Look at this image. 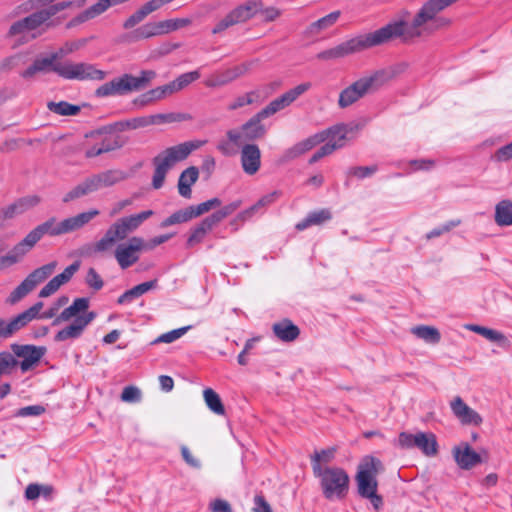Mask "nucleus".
<instances>
[{"instance_id": "f257e3e1", "label": "nucleus", "mask_w": 512, "mask_h": 512, "mask_svg": "<svg viewBox=\"0 0 512 512\" xmlns=\"http://www.w3.org/2000/svg\"><path fill=\"white\" fill-rule=\"evenodd\" d=\"M99 213V210L93 209L66 218L60 223H56L54 217L48 219L36 226L23 240L17 243L6 255L1 257V264L11 266L20 262L45 234L58 236L76 231L89 223L94 217L98 216Z\"/></svg>"}, {"instance_id": "f03ea898", "label": "nucleus", "mask_w": 512, "mask_h": 512, "mask_svg": "<svg viewBox=\"0 0 512 512\" xmlns=\"http://www.w3.org/2000/svg\"><path fill=\"white\" fill-rule=\"evenodd\" d=\"M67 6L65 3L49 5L13 22L7 31V37L18 38L23 42L40 37L61 23L54 16L67 9Z\"/></svg>"}, {"instance_id": "7ed1b4c3", "label": "nucleus", "mask_w": 512, "mask_h": 512, "mask_svg": "<svg viewBox=\"0 0 512 512\" xmlns=\"http://www.w3.org/2000/svg\"><path fill=\"white\" fill-rule=\"evenodd\" d=\"M310 82L301 83L294 88L286 91L281 96L272 100L267 106L253 115L248 121L241 125L245 139L248 143L262 139L267 133V129L262 121L285 107L292 104L298 97L311 88Z\"/></svg>"}, {"instance_id": "20e7f679", "label": "nucleus", "mask_w": 512, "mask_h": 512, "mask_svg": "<svg viewBox=\"0 0 512 512\" xmlns=\"http://www.w3.org/2000/svg\"><path fill=\"white\" fill-rule=\"evenodd\" d=\"M88 308V298H76L70 306L66 307L60 314H58V316L53 320V326L67 322L71 319H73V321L55 334L54 341L64 342L80 338L86 327L96 317V313L88 311Z\"/></svg>"}, {"instance_id": "39448f33", "label": "nucleus", "mask_w": 512, "mask_h": 512, "mask_svg": "<svg viewBox=\"0 0 512 512\" xmlns=\"http://www.w3.org/2000/svg\"><path fill=\"white\" fill-rule=\"evenodd\" d=\"M207 143V140H192L180 143L178 145L166 148L153 160L154 173L152 177V186L154 189H160L164 182L168 171L178 162L188 158L195 150L201 148Z\"/></svg>"}, {"instance_id": "423d86ee", "label": "nucleus", "mask_w": 512, "mask_h": 512, "mask_svg": "<svg viewBox=\"0 0 512 512\" xmlns=\"http://www.w3.org/2000/svg\"><path fill=\"white\" fill-rule=\"evenodd\" d=\"M394 72L386 70H377L369 75L363 76L344 88L338 98V105L344 109L368 94L378 91L383 85L392 80Z\"/></svg>"}, {"instance_id": "0eeeda50", "label": "nucleus", "mask_w": 512, "mask_h": 512, "mask_svg": "<svg viewBox=\"0 0 512 512\" xmlns=\"http://www.w3.org/2000/svg\"><path fill=\"white\" fill-rule=\"evenodd\" d=\"M383 470V464L378 458L367 456L360 463L355 476L358 494L362 498L369 499L377 511L383 505V498L377 494L378 481L376 477Z\"/></svg>"}, {"instance_id": "6e6552de", "label": "nucleus", "mask_w": 512, "mask_h": 512, "mask_svg": "<svg viewBox=\"0 0 512 512\" xmlns=\"http://www.w3.org/2000/svg\"><path fill=\"white\" fill-rule=\"evenodd\" d=\"M156 72L153 70H142L139 76L125 73L120 77L113 78L104 83L95 90L96 97H110L116 95H126L133 91L145 89L155 78Z\"/></svg>"}, {"instance_id": "1a4fd4ad", "label": "nucleus", "mask_w": 512, "mask_h": 512, "mask_svg": "<svg viewBox=\"0 0 512 512\" xmlns=\"http://www.w3.org/2000/svg\"><path fill=\"white\" fill-rule=\"evenodd\" d=\"M127 178L128 174L119 169H110L101 173L93 174L68 191L64 195L62 201L64 203H69L103 187H111L126 180Z\"/></svg>"}, {"instance_id": "9d476101", "label": "nucleus", "mask_w": 512, "mask_h": 512, "mask_svg": "<svg viewBox=\"0 0 512 512\" xmlns=\"http://www.w3.org/2000/svg\"><path fill=\"white\" fill-rule=\"evenodd\" d=\"M313 475L319 479L322 494L327 500H341L348 494L350 478L343 468L333 466Z\"/></svg>"}, {"instance_id": "9b49d317", "label": "nucleus", "mask_w": 512, "mask_h": 512, "mask_svg": "<svg viewBox=\"0 0 512 512\" xmlns=\"http://www.w3.org/2000/svg\"><path fill=\"white\" fill-rule=\"evenodd\" d=\"M55 73L64 79L78 81H102L107 77L106 71L87 62H63L55 67Z\"/></svg>"}, {"instance_id": "f8f14e48", "label": "nucleus", "mask_w": 512, "mask_h": 512, "mask_svg": "<svg viewBox=\"0 0 512 512\" xmlns=\"http://www.w3.org/2000/svg\"><path fill=\"white\" fill-rule=\"evenodd\" d=\"M261 6L262 0H247L237 5L214 26L212 34H220L232 26L246 23L259 14Z\"/></svg>"}, {"instance_id": "ddd939ff", "label": "nucleus", "mask_w": 512, "mask_h": 512, "mask_svg": "<svg viewBox=\"0 0 512 512\" xmlns=\"http://www.w3.org/2000/svg\"><path fill=\"white\" fill-rule=\"evenodd\" d=\"M57 267V262L52 261L33 270L9 295L6 302L16 304L29 294L34 288L52 275Z\"/></svg>"}, {"instance_id": "4468645a", "label": "nucleus", "mask_w": 512, "mask_h": 512, "mask_svg": "<svg viewBox=\"0 0 512 512\" xmlns=\"http://www.w3.org/2000/svg\"><path fill=\"white\" fill-rule=\"evenodd\" d=\"M398 443L403 449L418 448L428 457L436 456L438 453L437 438L432 432H418L416 434L401 432L398 436Z\"/></svg>"}, {"instance_id": "2eb2a0df", "label": "nucleus", "mask_w": 512, "mask_h": 512, "mask_svg": "<svg viewBox=\"0 0 512 512\" xmlns=\"http://www.w3.org/2000/svg\"><path fill=\"white\" fill-rule=\"evenodd\" d=\"M84 142V156L86 159H92L102 154L119 150L127 143V139L119 134H107L96 139H87Z\"/></svg>"}, {"instance_id": "dca6fc26", "label": "nucleus", "mask_w": 512, "mask_h": 512, "mask_svg": "<svg viewBox=\"0 0 512 512\" xmlns=\"http://www.w3.org/2000/svg\"><path fill=\"white\" fill-rule=\"evenodd\" d=\"M145 250L144 239L132 237L127 243L119 244L114 252L115 259L122 269H127L139 260V252Z\"/></svg>"}, {"instance_id": "f3484780", "label": "nucleus", "mask_w": 512, "mask_h": 512, "mask_svg": "<svg viewBox=\"0 0 512 512\" xmlns=\"http://www.w3.org/2000/svg\"><path fill=\"white\" fill-rule=\"evenodd\" d=\"M11 349L17 357L23 359L20 362L22 372H27L32 369L46 353L45 347H37L34 345L12 344Z\"/></svg>"}, {"instance_id": "a211bd4d", "label": "nucleus", "mask_w": 512, "mask_h": 512, "mask_svg": "<svg viewBox=\"0 0 512 512\" xmlns=\"http://www.w3.org/2000/svg\"><path fill=\"white\" fill-rule=\"evenodd\" d=\"M153 214L154 212L152 210H146L135 215L122 217L113 223L111 227L115 230V233L120 236V239L124 240L130 232L137 229L142 222L147 220Z\"/></svg>"}, {"instance_id": "6ab92c4d", "label": "nucleus", "mask_w": 512, "mask_h": 512, "mask_svg": "<svg viewBox=\"0 0 512 512\" xmlns=\"http://www.w3.org/2000/svg\"><path fill=\"white\" fill-rule=\"evenodd\" d=\"M240 159L243 171L247 175L256 174L261 167V151L258 145L246 143L240 151Z\"/></svg>"}, {"instance_id": "aec40b11", "label": "nucleus", "mask_w": 512, "mask_h": 512, "mask_svg": "<svg viewBox=\"0 0 512 512\" xmlns=\"http://www.w3.org/2000/svg\"><path fill=\"white\" fill-rule=\"evenodd\" d=\"M452 454L456 464L463 470H470L482 462L480 454L474 451L468 443H461L453 447Z\"/></svg>"}, {"instance_id": "412c9836", "label": "nucleus", "mask_w": 512, "mask_h": 512, "mask_svg": "<svg viewBox=\"0 0 512 512\" xmlns=\"http://www.w3.org/2000/svg\"><path fill=\"white\" fill-rule=\"evenodd\" d=\"M341 17V11L335 10L331 13L319 18L318 20L310 23L303 31V36L306 39H316L323 32L332 28L339 18Z\"/></svg>"}, {"instance_id": "4be33fe9", "label": "nucleus", "mask_w": 512, "mask_h": 512, "mask_svg": "<svg viewBox=\"0 0 512 512\" xmlns=\"http://www.w3.org/2000/svg\"><path fill=\"white\" fill-rule=\"evenodd\" d=\"M450 406L453 414L462 424L479 426L483 421L482 417L475 410L470 408L459 396L451 401Z\"/></svg>"}, {"instance_id": "5701e85b", "label": "nucleus", "mask_w": 512, "mask_h": 512, "mask_svg": "<svg viewBox=\"0 0 512 512\" xmlns=\"http://www.w3.org/2000/svg\"><path fill=\"white\" fill-rule=\"evenodd\" d=\"M226 140H220L217 144V149L223 154V155H232L235 153V150L233 146L240 147L243 146L244 143H248L245 139L244 133L241 129H229L226 132Z\"/></svg>"}, {"instance_id": "b1692460", "label": "nucleus", "mask_w": 512, "mask_h": 512, "mask_svg": "<svg viewBox=\"0 0 512 512\" xmlns=\"http://www.w3.org/2000/svg\"><path fill=\"white\" fill-rule=\"evenodd\" d=\"M326 140L325 134H315L303 141H300L296 143L291 148L287 149L285 151L284 157L287 160L295 159L304 153L310 151L312 148H314L316 145L324 142Z\"/></svg>"}, {"instance_id": "393cba45", "label": "nucleus", "mask_w": 512, "mask_h": 512, "mask_svg": "<svg viewBox=\"0 0 512 512\" xmlns=\"http://www.w3.org/2000/svg\"><path fill=\"white\" fill-rule=\"evenodd\" d=\"M336 452V447H328L326 449L315 451L310 456L313 474L323 472L325 469L330 468L331 466H328V464L334 460Z\"/></svg>"}, {"instance_id": "a878e982", "label": "nucleus", "mask_w": 512, "mask_h": 512, "mask_svg": "<svg viewBox=\"0 0 512 512\" xmlns=\"http://www.w3.org/2000/svg\"><path fill=\"white\" fill-rule=\"evenodd\" d=\"M275 336L283 342H292L300 334L299 328L289 319H283L272 326Z\"/></svg>"}, {"instance_id": "bb28decb", "label": "nucleus", "mask_w": 512, "mask_h": 512, "mask_svg": "<svg viewBox=\"0 0 512 512\" xmlns=\"http://www.w3.org/2000/svg\"><path fill=\"white\" fill-rule=\"evenodd\" d=\"M198 177L199 170L195 166H190L182 171L178 180V191L182 197L191 198V186L196 183Z\"/></svg>"}, {"instance_id": "cd10ccee", "label": "nucleus", "mask_w": 512, "mask_h": 512, "mask_svg": "<svg viewBox=\"0 0 512 512\" xmlns=\"http://www.w3.org/2000/svg\"><path fill=\"white\" fill-rule=\"evenodd\" d=\"M214 227L215 225L208 217L204 218L198 225L191 229L190 235L186 242V247L192 248L195 245L203 242L206 235L212 231Z\"/></svg>"}, {"instance_id": "c85d7f7f", "label": "nucleus", "mask_w": 512, "mask_h": 512, "mask_svg": "<svg viewBox=\"0 0 512 512\" xmlns=\"http://www.w3.org/2000/svg\"><path fill=\"white\" fill-rule=\"evenodd\" d=\"M127 130H131L129 119L117 121V122L99 127L95 130H92V131L86 133L85 137L87 139L91 138V139L97 140L102 135H107V134L115 135L114 132H123V131H127Z\"/></svg>"}, {"instance_id": "c756f323", "label": "nucleus", "mask_w": 512, "mask_h": 512, "mask_svg": "<svg viewBox=\"0 0 512 512\" xmlns=\"http://www.w3.org/2000/svg\"><path fill=\"white\" fill-rule=\"evenodd\" d=\"M156 284H157V280H151V281H147V282L138 284V285L134 286L133 288L124 292L117 299V303L120 305L124 304V303H129L132 300H134L135 298H138V297L142 296L143 294H145L146 292L150 291L151 289L155 288Z\"/></svg>"}, {"instance_id": "7c9ffc66", "label": "nucleus", "mask_w": 512, "mask_h": 512, "mask_svg": "<svg viewBox=\"0 0 512 512\" xmlns=\"http://www.w3.org/2000/svg\"><path fill=\"white\" fill-rule=\"evenodd\" d=\"M467 328L470 331H473V332L485 337L486 339H488L491 342L499 343L503 347H509V345H510L507 337L503 333H501L497 330L483 327L480 325H468Z\"/></svg>"}, {"instance_id": "2f4dec72", "label": "nucleus", "mask_w": 512, "mask_h": 512, "mask_svg": "<svg viewBox=\"0 0 512 512\" xmlns=\"http://www.w3.org/2000/svg\"><path fill=\"white\" fill-rule=\"evenodd\" d=\"M232 82H233L232 77H231L228 69L226 68L223 70L214 71L213 73L208 75L204 79L203 84L207 88L214 89V88L226 86Z\"/></svg>"}, {"instance_id": "473e14b6", "label": "nucleus", "mask_w": 512, "mask_h": 512, "mask_svg": "<svg viewBox=\"0 0 512 512\" xmlns=\"http://www.w3.org/2000/svg\"><path fill=\"white\" fill-rule=\"evenodd\" d=\"M495 222L499 226L512 225V201L502 200L496 205Z\"/></svg>"}, {"instance_id": "72a5a7b5", "label": "nucleus", "mask_w": 512, "mask_h": 512, "mask_svg": "<svg viewBox=\"0 0 512 512\" xmlns=\"http://www.w3.org/2000/svg\"><path fill=\"white\" fill-rule=\"evenodd\" d=\"M411 333L427 343L437 344L440 342L441 334L433 326L419 325L411 328Z\"/></svg>"}, {"instance_id": "f704fd0d", "label": "nucleus", "mask_w": 512, "mask_h": 512, "mask_svg": "<svg viewBox=\"0 0 512 512\" xmlns=\"http://www.w3.org/2000/svg\"><path fill=\"white\" fill-rule=\"evenodd\" d=\"M332 217L328 209H321L310 213L304 220L296 224V229L301 231L312 225H320Z\"/></svg>"}, {"instance_id": "c9c22d12", "label": "nucleus", "mask_w": 512, "mask_h": 512, "mask_svg": "<svg viewBox=\"0 0 512 512\" xmlns=\"http://www.w3.org/2000/svg\"><path fill=\"white\" fill-rule=\"evenodd\" d=\"M47 108L49 111L60 115V116H74L77 115L81 108L78 105L70 104L66 101L53 102L50 101L47 103Z\"/></svg>"}, {"instance_id": "e433bc0d", "label": "nucleus", "mask_w": 512, "mask_h": 512, "mask_svg": "<svg viewBox=\"0 0 512 512\" xmlns=\"http://www.w3.org/2000/svg\"><path fill=\"white\" fill-rule=\"evenodd\" d=\"M43 308V302H37L29 309L24 312L18 314L13 318L18 330L25 327L29 322L38 317L39 312Z\"/></svg>"}, {"instance_id": "4c0bfd02", "label": "nucleus", "mask_w": 512, "mask_h": 512, "mask_svg": "<svg viewBox=\"0 0 512 512\" xmlns=\"http://www.w3.org/2000/svg\"><path fill=\"white\" fill-rule=\"evenodd\" d=\"M203 397L208 408L217 415L225 414V407L220 396L212 389L206 388L203 391Z\"/></svg>"}, {"instance_id": "58836bf2", "label": "nucleus", "mask_w": 512, "mask_h": 512, "mask_svg": "<svg viewBox=\"0 0 512 512\" xmlns=\"http://www.w3.org/2000/svg\"><path fill=\"white\" fill-rule=\"evenodd\" d=\"M192 219H194V216L192 214L190 206H188L184 209L178 210L171 214L169 217H167L161 222L160 226L162 228H166L172 225L186 223Z\"/></svg>"}, {"instance_id": "ea45409f", "label": "nucleus", "mask_w": 512, "mask_h": 512, "mask_svg": "<svg viewBox=\"0 0 512 512\" xmlns=\"http://www.w3.org/2000/svg\"><path fill=\"white\" fill-rule=\"evenodd\" d=\"M119 240H121L120 236H118L115 230L110 226L104 236L94 244V251L98 253L106 252Z\"/></svg>"}, {"instance_id": "a19ab883", "label": "nucleus", "mask_w": 512, "mask_h": 512, "mask_svg": "<svg viewBox=\"0 0 512 512\" xmlns=\"http://www.w3.org/2000/svg\"><path fill=\"white\" fill-rule=\"evenodd\" d=\"M62 53H63V50L60 49L58 52L52 53L48 57L36 59L33 63L39 72H45V71L55 72V67L57 65L63 64V62H57V60L61 57Z\"/></svg>"}, {"instance_id": "79ce46f5", "label": "nucleus", "mask_w": 512, "mask_h": 512, "mask_svg": "<svg viewBox=\"0 0 512 512\" xmlns=\"http://www.w3.org/2000/svg\"><path fill=\"white\" fill-rule=\"evenodd\" d=\"M158 35L160 34L157 22L144 24L132 32V38L135 41L151 38Z\"/></svg>"}, {"instance_id": "37998d69", "label": "nucleus", "mask_w": 512, "mask_h": 512, "mask_svg": "<svg viewBox=\"0 0 512 512\" xmlns=\"http://www.w3.org/2000/svg\"><path fill=\"white\" fill-rule=\"evenodd\" d=\"M348 133V129L344 124H338L329 129L320 132L319 134H325L326 140L329 139V142H342L345 143L346 136Z\"/></svg>"}, {"instance_id": "c03bdc74", "label": "nucleus", "mask_w": 512, "mask_h": 512, "mask_svg": "<svg viewBox=\"0 0 512 512\" xmlns=\"http://www.w3.org/2000/svg\"><path fill=\"white\" fill-rule=\"evenodd\" d=\"M242 202L241 200L234 201L224 207H222L220 210L214 212L208 218L211 220V222L216 226L218 223H220L223 219L234 213L240 206Z\"/></svg>"}, {"instance_id": "a18cd8bd", "label": "nucleus", "mask_w": 512, "mask_h": 512, "mask_svg": "<svg viewBox=\"0 0 512 512\" xmlns=\"http://www.w3.org/2000/svg\"><path fill=\"white\" fill-rule=\"evenodd\" d=\"M151 125L161 124V123H171V122H180L191 119V116L188 114L181 113H168V114H155L149 115Z\"/></svg>"}, {"instance_id": "49530a36", "label": "nucleus", "mask_w": 512, "mask_h": 512, "mask_svg": "<svg viewBox=\"0 0 512 512\" xmlns=\"http://www.w3.org/2000/svg\"><path fill=\"white\" fill-rule=\"evenodd\" d=\"M377 171H378V166L376 164L371 165V166H354V167H350L347 170L346 175L348 178L355 177L358 179H364V178L370 177Z\"/></svg>"}, {"instance_id": "de8ad7c7", "label": "nucleus", "mask_w": 512, "mask_h": 512, "mask_svg": "<svg viewBox=\"0 0 512 512\" xmlns=\"http://www.w3.org/2000/svg\"><path fill=\"white\" fill-rule=\"evenodd\" d=\"M221 203L222 202L219 198H212L198 205H191L190 208L194 218H196L209 212L211 209L220 207Z\"/></svg>"}, {"instance_id": "09e8293b", "label": "nucleus", "mask_w": 512, "mask_h": 512, "mask_svg": "<svg viewBox=\"0 0 512 512\" xmlns=\"http://www.w3.org/2000/svg\"><path fill=\"white\" fill-rule=\"evenodd\" d=\"M341 147H343L342 142H328L312 155V157L309 159V163L314 164L321 158L332 154L336 149H339Z\"/></svg>"}, {"instance_id": "8fccbe9b", "label": "nucleus", "mask_w": 512, "mask_h": 512, "mask_svg": "<svg viewBox=\"0 0 512 512\" xmlns=\"http://www.w3.org/2000/svg\"><path fill=\"white\" fill-rule=\"evenodd\" d=\"M80 268V261H75L68 267L64 269V271L54 277L56 282L62 286L66 283H68L73 275L79 270Z\"/></svg>"}, {"instance_id": "3c124183", "label": "nucleus", "mask_w": 512, "mask_h": 512, "mask_svg": "<svg viewBox=\"0 0 512 512\" xmlns=\"http://www.w3.org/2000/svg\"><path fill=\"white\" fill-rule=\"evenodd\" d=\"M80 268V261H75L68 267L64 269V271L54 277L56 282L62 286L66 283H68L73 275L79 270Z\"/></svg>"}, {"instance_id": "603ef678", "label": "nucleus", "mask_w": 512, "mask_h": 512, "mask_svg": "<svg viewBox=\"0 0 512 512\" xmlns=\"http://www.w3.org/2000/svg\"><path fill=\"white\" fill-rule=\"evenodd\" d=\"M199 78H200V73H199V71L195 70V71L181 74L174 80V82L176 84L178 91H180L183 88L187 87L192 82L198 80Z\"/></svg>"}, {"instance_id": "864d4df0", "label": "nucleus", "mask_w": 512, "mask_h": 512, "mask_svg": "<svg viewBox=\"0 0 512 512\" xmlns=\"http://www.w3.org/2000/svg\"><path fill=\"white\" fill-rule=\"evenodd\" d=\"M120 398L123 402L136 403L141 400V391L136 386H126L123 389Z\"/></svg>"}, {"instance_id": "5fc2aeb1", "label": "nucleus", "mask_w": 512, "mask_h": 512, "mask_svg": "<svg viewBox=\"0 0 512 512\" xmlns=\"http://www.w3.org/2000/svg\"><path fill=\"white\" fill-rule=\"evenodd\" d=\"M251 67H252V62H243V63L237 64L233 67H229L227 69L232 77L233 82H234L237 79L247 75L249 73V71L251 70Z\"/></svg>"}, {"instance_id": "6e6d98bb", "label": "nucleus", "mask_w": 512, "mask_h": 512, "mask_svg": "<svg viewBox=\"0 0 512 512\" xmlns=\"http://www.w3.org/2000/svg\"><path fill=\"white\" fill-rule=\"evenodd\" d=\"M281 196L280 191H273L269 194L262 196L253 206L255 212L257 213L260 209H263L271 204H273L279 197Z\"/></svg>"}, {"instance_id": "4d7b16f0", "label": "nucleus", "mask_w": 512, "mask_h": 512, "mask_svg": "<svg viewBox=\"0 0 512 512\" xmlns=\"http://www.w3.org/2000/svg\"><path fill=\"white\" fill-rule=\"evenodd\" d=\"M189 327H182L160 335L154 343H171L186 333Z\"/></svg>"}, {"instance_id": "13d9d810", "label": "nucleus", "mask_w": 512, "mask_h": 512, "mask_svg": "<svg viewBox=\"0 0 512 512\" xmlns=\"http://www.w3.org/2000/svg\"><path fill=\"white\" fill-rule=\"evenodd\" d=\"M86 283L88 284L89 287L93 288L96 291L100 290L104 285L102 278L94 268H90L88 270L86 276Z\"/></svg>"}, {"instance_id": "bf43d9fd", "label": "nucleus", "mask_w": 512, "mask_h": 512, "mask_svg": "<svg viewBox=\"0 0 512 512\" xmlns=\"http://www.w3.org/2000/svg\"><path fill=\"white\" fill-rule=\"evenodd\" d=\"M18 330L13 319L5 321L0 318V338H9L15 334Z\"/></svg>"}, {"instance_id": "052dcab7", "label": "nucleus", "mask_w": 512, "mask_h": 512, "mask_svg": "<svg viewBox=\"0 0 512 512\" xmlns=\"http://www.w3.org/2000/svg\"><path fill=\"white\" fill-rule=\"evenodd\" d=\"M460 220H452V221H449L448 223L444 224L443 226L439 227V228H436V229H433L432 231H430L427 235H426V239L430 240L434 237H438L440 235H442L443 233H447L449 232L451 229H453L454 227L458 226L460 224Z\"/></svg>"}, {"instance_id": "680f3d73", "label": "nucleus", "mask_w": 512, "mask_h": 512, "mask_svg": "<svg viewBox=\"0 0 512 512\" xmlns=\"http://www.w3.org/2000/svg\"><path fill=\"white\" fill-rule=\"evenodd\" d=\"M250 105V99L247 97L246 93L235 97L228 105L227 110L230 112L239 110L245 106Z\"/></svg>"}, {"instance_id": "e2e57ef3", "label": "nucleus", "mask_w": 512, "mask_h": 512, "mask_svg": "<svg viewBox=\"0 0 512 512\" xmlns=\"http://www.w3.org/2000/svg\"><path fill=\"white\" fill-rule=\"evenodd\" d=\"M512 158V142L497 149L493 159L497 162H505Z\"/></svg>"}, {"instance_id": "0e129e2a", "label": "nucleus", "mask_w": 512, "mask_h": 512, "mask_svg": "<svg viewBox=\"0 0 512 512\" xmlns=\"http://www.w3.org/2000/svg\"><path fill=\"white\" fill-rule=\"evenodd\" d=\"M265 22H272L281 16V10L276 7H264L262 4L260 12Z\"/></svg>"}, {"instance_id": "69168bd1", "label": "nucleus", "mask_w": 512, "mask_h": 512, "mask_svg": "<svg viewBox=\"0 0 512 512\" xmlns=\"http://www.w3.org/2000/svg\"><path fill=\"white\" fill-rule=\"evenodd\" d=\"M45 412V408L41 405L26 406L17 411V416H39Z\"/></svg>"}, {"instance_id": "338daca9", "label": "nucleus", "mask_w": 512, "mask_h": 512, "mask_svg": "<svg viewBox=\"0 0 512 512\" xmlns=\"http://www.w3.org/2000/svg\"><path fill=\"white\" fill-rule=\"evenodd\" d=\"M247 97L250 99V105L259 104L264 102L269 97V92L264 93L262 89H254L246 92Z\"/></svg>"}, {"instance_id": "774afa93", "label": "nucleus", "mask_w": 512, "mask_h": 512, "mask_svg": "<svg viewBox=\"0 0 512 512\" xmlns=\"http://www.w3.org/2000/svg\"><path fill=\"white\" fill-rule=\"evenodd\" d=\"M253 512H273L271 506L263 495H256L254 498Z\"/></svg>"}]
</instances>
